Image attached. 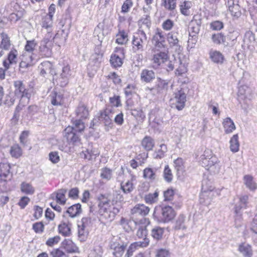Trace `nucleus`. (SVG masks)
Here are the masks:
<instances>
[{
    "label": "nucleus",
    "instance_id": "7c9ffc66",
    "mask_svg": "<svg viewBox=\"0 0 257 257\" xmlns=\"http://www.w3.org/2000/svg\"><path fill=\"white\" fill-rule=\"evenodd\" d=\"M103 61L102 54H95L91 56L89 65L94 66L95 71L99 67Z\"/></svg>",
    "mask_w": 257,
    "mask_h": 257
},
{
    "label": "nucleus",
    "instance_id": "338daca9",
    "mask_svg": "<svg viewBox=\"0 0 257 257\" xmlns=\"http://www.w3.org/2000/svg\"><path fill=\"white\" fill-rule=\"evenodd\" d=\"M138 248L134 242L132 243L128 249H127L126 252L124 255V257H132L134 253Z\"/></svg>",
    "mask_w": 257,
    "mask_h": 257
},
{
    "label": "nucleus",
    "instance_id": "473e14b6",
    "mask_svg": "<svg viewBox=\"0 0 257 257\" xmlns=\"http://www.w3.org/2000/svg\"><path fill=\"white\" fill-rule=\"evenodd\" d=\"M165 229L160 226H155L151 230V236L156 240L159 241L163 238Z\"/></svg>",
    "mask_w": 257,
    "mask_h": 257
},
{
    "label": "nucleus",
    "instance_id": "4c0bfd02",
    "mask_svg": "<svg viewBox=\"0 0 257 257\" xmlns=\"http://www.w3.org/2000/svg\"><path fill=\"white\" fill-rule=\"evenodd\" d=\"M21 192L26 195H33L35 192V188L32 184L23 182L21 184Z\"/></svg>",
    "mask_w": 257,
    "mask_h": 257
},
{
    "label": "nucleus",
    "instance_id": "09e8293b",
    "mask_svg": "<svg viewBox=\"0 0 257 257\" xmlns=\"http://www.w3.org/2000/svg\"><path fill=\"white\" fill-rule=\"evenodd\" d=\"M155 150L154 155L156 158H162L165 156V153L167 150L166 147L164 149L162 148V146H152ZM166 147V146H165Z\"/></svg>",
    "mask_w": 257,
    "mask_h": 257
},
{
    "label": "nucleus",
    "instance_id": "7ed1b4c3",
    "mask_svg": "<svg viewBox=\"0 0 257 257\" xmlns=\"http://www.w3.org/2000/svg\"><path fill=\"white\" fill-rule=\"evenodd\" d=\"M57 34L55 36H53L52 33L50 32H47L45 38L41 41L39 48L41 55L46 57H49L52 55V48L53 46L52 42L51 40L57 38Z\"/></svg>",
    "mask_w": 257,
    "mask_h": 257
},
{
    "label": "nucleus",
    "instance_id": "2f4dec72",
    "mask_svg": "<svg viewBox=\"0 0 257 257\" xmlns=\"http://www.w3.org/2000/svg\"><path fill=\"white\" fill-rule=\"evenodd\" d=\"M211 61L217 64H222L224 61V56L221 52L217 51H211L209 53Z\"/></svg>",
    "mask_w": 257,
    "mask_h": 257
},
{
    "label": "nucleus",
    "instance_id": "c85d7f7f",
    "mask_svg": "<svg viewBox=\"0 0 257 257\" xmlns=\"http://www.w3.org/2000/svg\"><path fill=\"white\" fill-rule=\"evenodd\" d=\"M238 250L242 254L244 257H251L252 255L251 246L245 242L241 243L238 245Z\"/></svg>",
    "mask_w": 257,
    "mask_h": 257
},
{
    "label": "nucleus",
    "instance_id": "a18cd8bd",
    "mask_svg": "<svg viewBox=\"0 0 257 257\" xmlns=\"http://www.w3.org/2000/svg\"><path fill=\"white\" fill-rule=\"evenodd\" d=\"M112 172L111 169L107 167L102 168L101 170L100 177L102 179L108 181L112 178Z\"/></svg>",
    "mask_w": 257,
    "mask_h": 257
},
{
    "label": "nucleus",
    "instance_id": "13d9d810",
    "mask_svg": "<svg viewBox=\"0 0 257 257\" xmlns=\"http://www.w3.org/2000/svg\"><path fill=\"white\" fill-rule=\"evenodd\" d=\"M10 154L13 157L18 158L22 155V150L19 146H13L10 151Z\"/></svg>",
    "mask_w": 257,
    "mask_h": 257
},
{
    "label": "nucleus",
    "instance_id": "c9c22d12",
    "mask_svg": "<svg viewBox=\"0 0 257 257\" xmlns=\"http://www.w3.org/2000/svg\"><path fill=\"white\" fill-rule=\"evenodd\" d=\"M81 205L79 203L75 204L69 207L67 210V213L71 217H75L81 212Z\"/></svg>",
    "mask_w": 257,
    "mask_h": 257
},
{
    "label": "nucleus",
    "instance_id": "58836bf2",
    "mask_svg": "<svg viewBox=\"0 0 257 257\" xmlns=\"http://www.w3.org/2000/svg\"><path fill=\"white\" fill-rule=\"evenodd\" d=\"M116 37V43L120 45L125 44L128 40L127 33L123 30L119 31Z\"/></svg>",
    "mask_w": 257,
    "mask_h": 257
},
{
    "label": "nucleus",
    "instance_id": "de8ad7c7",
    "mask_svg": "<svg viewBox=\"0 0 257 257\" xmlns=\"http://www.w3.org/2000/svg\"><path fill=\"white\" fill-rule=\"evenodd\" d=\"M143 177L147 180L153 181L155 179L156 174L152 168H146L143 171Z\"/></svg>",
    "mask_w": 257,
    "mask_h": 257
},
{
    "label": "nucleus",
    "instance_id": "1a4fd4ad",
    "mask_svg": "<svg viewBox=\"0 0 257 257\" xmlns=\"http://www.w3.org/2000/svg\"><path fill=\"white\" fill-rule=\"evenodd\" d=\"M176 63L178 65L175 71V74L177 76H186L187 72L188 59L187 57L182 54H178V59L176 60Z\"/></svg>",
    "mask_w": 257,
    "mask_h": 257
},
{
    "label": "nucleus",
    "instance_id": "6e6d98bb",
    "mask_svg": "<svg viewBox=\"0 0 257 257\" xmlns=\"http://www.w3.org/2000/svg\"><path fill=\"white\" fill-rule=\"evenodd\" d=\"M176 193V190L173 188H169L164 192V200L172 201Z\"/></svg>",
    "mask_w": 257,
    "mask_h": 257
},
{
    "label": "nucleus",
    "instance_id": "a211bd4d",
    "mask_svg": "<svg viewBox=\"0 0 257 257\" xmlns=\"http://www.w3.org/2000/svg\"><path fill=\"white\" fill-rule=\"evenodd\" d=\"M136 180V176L132 174L130 179L122 181L120 183V189L122 192L125 194L132 192L135 188V182Z\"/></svg>",
    "mask_w": 257,
    "mask_h": 257
},
{
    "label": "nucleus",
    "instance_id": "0e129e2a",
    "mask_svg": "<svg viewBox=\"0 0 257 257\" xmlns=\"http://www.w3.org/2000/svg\"><path fill=\"white\" fill-rule=\"evenodd\" d=\"M25 14L24 10L18 12L17 13H12L10 15L9 18L11 21L16 22L23 17Z\"/></svg>",
    "mask_w": 257,
    "mask_h": 257
},
{
    "label": "nucleus",
    "instance_id": "f3484780",
    "mask_svg": "<svg viewBox=\"0 0 257 257\" xmlns=\"http://www.w3.org/2000/svg\"><path fill=\"white\" fill-rule=\"evenodd\" d=\"M237 96L243 100H251L253 98L252 89L247 85H240L238 89Z\"/></svg>",
    "mask_w": 257,
    "mask_h": 257
},
{
    "label": "nucleus",
    "instance_id": "bb28decb",
    "mask_svg": "<svg viewBox=\"0 0 257 257\" xmlns=\"http://www.w3.org/2000/svg\"><path fill=\"white\" fill-rule=\"evenodd\" d=\"M40 70V73L44 75L47 73H49L52 75L56 74V71L53 67V64L49 61H44L39 66Z\"/></svg>",
    "mask_w": 257,
    "mask_h": 257
},
{
    "label": "nucleus",
    "instance_id": "6e6552de",
    "mask_svg": "<svg viewBox=\"0 0 257 257\" xmlns=\"http://www.w3.org/2000/svg\"><path fill=\"white\" fill-rule=\"evenodd\" d=\"M91 223L90 218L83 217L81 219V224L78 225V238L81 242L86 240L89 235L88 228Z\"/></svg>",
    "mask_w": 257,
    "mask_h": 257
},
{
    "label": "nucleus",
    "instance_id": "603ef678",
    "mask_svg": "<svg viewBox=\"0 0 257 257\" xmlns=\"http://www.w3.org/2000/svg\"><path fill=\"white\" fill-rule=\"evenodd\" d=\"M168 41L171 46H177L179 47V49H180L181 47L178 45V39L176 35L173 33H169L167 36Z\"/></svg>",
    "mask_w": 257,
    "mask_h": 257
},
{
    "label": "nucleus",
    "instance_id": "f257e3e1",
    "mask_svg": "<svg viewBox=\"0 0 257 257\" xmlns=\"http://www.w3.org/2000/svg\"><path fill=\"white\" fill-rule=\"evenodd\" d=\"M99 214L104 219L111 221L119 212L117 201L111 200L108 194H100L96 198Z\"/></svg>",
    "mask_w": 257,
    "mask_h": 257
},
{
    "label": "nucleus",
    "instance_id": "3c124183",
    "mask_svg": "<svg viewBox=\"0 0 257 257\" xmlns=\"http://www.w3.org/2000/svg\"><path fill=\"white\" fill-rule=\"evenodd\" d=\"M32 229L37 234H42L45 230V225L43 221L36 222L33 224Z\"/></svg>",
    "mask_w": 257,
    "mask_h": 257
},
{
    "label": "nucleus",
    "instance_id": "bf43d9fd",
    "mask_svg": "<svg viewBox=\"0 0 257 257\" xmlns=\"http://www.w3.org/2000/svg\"><path fill=\"white\" fill-rule=\"evenodd\" d=\"M131 221L126 218L122 217L119 221V224L123 228V229L127 232H129L132 230V227L130 226Z\"/></svg>",
    "mask_w": 257,
    "mask_h": 257
},
{
    "label": "nucleus",
    "instance_id": "5701e85b",
    "mask_svg": "<svg viewBox=\"0 0 257 257\" xmlns=\"http://www.w3.org/2000/svg\"><path fill=\"white\" fill-rule=\"evenodd\" d=\"M99 152L97 150L93 149L92 146H89L88 148L83 150L80 153V156L81 158L91 160L93 159H95L96 156L99 155Z\"/></svg>",
    "mask_w": 257,
    "mask_h": 257
},
{
    "label": "nucleus",
    "instance_id": "412c9836",
    "mask_svg": "<svg viewBox=\"0 0 257 257\" xmlns=\"http://www.w3.org/2000/svg\"><path fill=\"white\" fill-rule=\"evenodd\" d=\"M152 61L155 67H158L168 61V55L164 52H160L153 55Z\"/></svg>",
    "mask_w": 257,
    "mask_h": 257
},
{
    "label": "nucleus",
    "instance_id": "37998d69",
    "mask_svg": "<svg viewBox=\"0 0 257 257\" xmlns=\"http://www.w3.org/2000/svg\"><path fill=\"white\" fill-rule=\"evenodd\" d=\"M159 192L156 191L153 193H149L145 196V202L148 204H153L156 202L158 199Z\"/></svg>",
    "mask_w": 257,
    "mask_h": 257
},
{
    "label": "nucleus",
    "instance_id": "aec40b11",
    "mask_svg": "<svg viewBox=\"0 0 257 257\" xmlns=\"http://www.w3.org/2000/svg\"><path fill=\"white\" fill-rule=\"evenodd\" d=\"M100 118L103 121L107 130L111 128L113 126V123L111 118L112 117V111L110 109L106 108L100 113Z\"/></svg>",
    "mask_w": 257,
    "mask_h": 257
},
{
    "label": "nucleus",
    "instance_id": "4d7b16f0",
    "mask_svg": "<svg viewBox=\"0 0 257 257\" xmlns=\"http://www.w3.org/2000/svg\"><path fill=\"white\" fill-rule=\"evenodd\" d=\"M131 113L138 121H143L145 118V115L141 109H132Z\"/></svg>",
    "mask_w": 257,
    "mask_h": 257
},
{
    "label": "nucleus",
    "instance_id": "774afa93",
    "mask_svg": "<svg viewBox=\"0 0 257 257\" xmlns=\"http://www.w3.org/2000/svg\"><path fill=\"white\" fill-rule=\"evenodd\" d=\"M51 254L52 257H66L65 253L59 248L53 249Z\"/></svg>",
    "mask_w": 257,
    "mask_h": 257
},
{
    "label": "nucleus",
    "instance_id": "9b49d317",
    "mask_svg": "<svg viewBox=\"0 0 257 257\" xmlns=\"http://www.w3.org/2000/svg\"><path fill=\"white\" fill-rule=\"evenodd\" d=\"M171 100L175 107L178 110H181L185 107L186 101V94L183 91L179 90L175 93V96Z\"/></svg>",
    "mask_w": 257,
    "mask_h": 257
},
{
    "label": "nucleus",
    "instance_id": "a878e982",
    "mask_svg": "<svg viewBox=\"0 0 257 257\" xmlns=\"http://www.w3.org/2000/svg\"><path fill=\"white\" fill-rule=\"evenodd\" d=\"M74 131V127L71 126H68L64 130V136L69 143H75L78 140Z\"/></svg>",
    "mask_w": 257,
    "mask_h": 257
},
{
    "label": "nucleus",
    "instance_id": "72a5a7b5",
    "mask_svg": "<svg viewBox=\"0 0 257 257\" xmlns=\"http://www.w3.org/2000/svg\"><path fill=\"white\" fill-rule=\"evenodd\" d=\"M244 183L250 190L255 191L257 189V184L253 181V178L251 175H246L243 177Z\"/></svg>",
    "mask_w": 257,
    "mask_h": 257
},
{
    "label": "nucleus",
    "instance_id": "052dcab7",
    "mask_svg": "<svg viewBox=\"0 0 257 257\" xmlns=\"http://www.w3.org/2000/svg\"><path fill=\"white\" fill-rule=\"evenodd\" d=\"M61 237L59 235H55L52 237L49 238L46 241V244L49 247H53L57 245L60 241Z\"/></svg>",
    "mask_w": 257,
    "mask_h": 257
},
{
    "label": "nucleus",
    "instance_id": "393cba45",
    "mask_svg": "<svg viewBox=\"0 0 257 257\" xmlns=\"http://www.w3.org/2000/svg\"><path fill=\"white\" fill-rule=\"evenodd\" d=\"M222 124L224 133L227 134L232 133L236 129L235 124L230 117L223 118Z\"/></svg>",
    "mask_w": 257,
    "mask_h": 257
},
{
    "label": "nucleus",
    "instance_id": "f704fd0d",
    "mask_svg": "<svg viewBox=\"0 0 257 257\" xmlns=\"http://www.w3.org/2000/svg\"><path fill=\"white\" fill-rule=\"evenodd\" d=\"M248 196L247 195H242L239 198V205H236L234 211L236 214L238 213L242 208H246L247 207Z\"/></svg>",
    "mask_w": 257,
    "mask_h": 257
},
{
    "label": "nucleus",
    "instance_id": "c756f323",
    "mask_svg": "<svg viewBox=\"0 0 257 257\" xmlns=\"http://www.w3.org/2000/svg\"><path fill=\"white\" fill-rule=\"evenodd\" d=\"M140 77L142 82L149 83L155 78V75L152 70L144 69L141 72Z\"/></svg>",
    "mask_w": 257,
    "mask_h": 257
},
{
    "label": "nucleus",
    "instance_id": "680f3d73",
    "mask_svg": "<svg viewBox=\"0 0 257 257\" xmlns=\"http://www.w3.org/2000/svg\"><path fill=\"white\" fill-rule=\"evenodd\" d=\"M37 46V43L34 40L32 41H28L27 42V44L25 45V52L30 53H33V51L35 49L36 46Z\"/></svg>",
    "mask_w": 257,
    "mask_h": 257
},
{
    "label": "nucleus",
    "instance_id": "cd10ccee",
    "mask_svg": "<svg viewBox=\"0 0 257 257\" xmlns=\"http://www.w3.org/2000/svg\"><path fill=\"white\" fill-rule=\"evenodd\" d=\"M238 2V0H227V6L228 10L234 17H238L240 14Z\"/></svg>",
    "mask_w": 257,
    "mask_h": 257
},
{
    "label": "nucleus",
    "instance_id": "ea45409f",
    "mask_svg": "<svg viewBox=\"0 0 257 257\" xmlns=\"http://www.w3.org/2000/svg\"><path fill=\"white\" fill-rule=\"evenodd\" d=\"M53 18L50 17L45 16L42 18V28L46 29L48 32L52 33L51 30L53 27Z\"/></svg>",
    "mask_w": 257,
    "mask_h": 257
},
{
    "label": "nucleus",
    "instance_id": "4be33fe9",
    "mask_svg": "<svg viewBox=\"0 0 257 257\" xmlns=\"http://www.w3.org/2000/svg\"><path fill=\"white\" fill-rule=\"evenodd\" d=\"M126 245L118 242H113L110 244V247L112 250L114 257H122L126 249Z\"/></svg>",
    "mask_w": 257,
    "mask_h": 257
},
{
    "label": "nucleus",
    "instance_id": "79ce46f5",
    "mask_svg": "<svg viewBox=\"0 0 257 257\" xmlns=\"http://www.w3.org/2000/svg\"><path fill=\"white\" fill-rule=\"evenodd\" d=\"M51 102L53 105H60L63 103V98L61 94L52 92L50 95Z\"/></svg>",
    "mask_w": 257,
    "mask_h": 257
},
{
    "label": "nucleus",
    "instance_id": "ddd939ff",
    "mask_svg": "<svg viewBox=\"0 0 257 257\" xmlns=\"http://www.w3.org/2000/svg\"><path fill=\"white\" fill-rule=\"evenodd\" d=\"M21 60L19 67L23 71L34 64L33 53L24 52L21 56Z\"/></svg>",
    "mask_w": 257,
    "mask_h": 257
},
{
    "label": "nucleus",
    "instance_id": "9d476101",
    "mask_svg": "<svg viewBox=\"0 0 257 257\" xmlns=\"http://www.w3.org/2000/svg\"><path fill=\"white\" fill-rule=\"evenodd\" d=\"M150 211V208L148 206L144 204H138L131 209V213L135 221L136 220H138L137 218L139 216L145 218V217L149 213Z\"/></svg>",
    "mask_w": 257,
    "mask_h": 257
},
{
    "label": "nucleus",
    "instance_id": "69168bd1",
    "mask_svg": "<svg viewBox=\"0 0 257 257\" xmlns=\"http://www.w3.org/2000/svg\"><path fill=\"white\" fill-rule=\"evenodd\" d=\"M174 167L177 171L182 170L184 168V162L181 158H178L174 161Z\"/></svg>",
    "mask_w": 257,
    "mask_h": 257
},
{
    "label": "nucleus",
    "instance_id": "dca6fc26",
    "mask_svg": "<svg viewBox=\"0 0 257 257\" xmlns=\"http://www.w3.org/2000/svg\"><path fill=\"white\" fill-rule=\"evenodd\" d=\"M169 82L168 80H163L160 78H157L156 82V85L154 87H147L145 88V90L147 92H153L154 93H160L163 90L167 89Z\"/></svg>",
    "mask_w": 257,
    "mask_h": 257
},
{
    "label": "nucleus",
    "instance_id": "e2e57ef3",
    "mask_svg": "<svg viewBox=\"0 0 257 257\" xmlns=\"http://www.w3.org/2000/svg\"><path fill=\"white\" fill-rule=\"evenodd\" d=\"M212 41L216 44L223 43L225 41L224 36L220 33L214 34L212 37Z\"/></svg>",
    "mask_w": 257,
    "mask_h": 257
},
{
    "label": "nucleus",
    "instance_id": "a19ab883",
    "mask_svg": "<svg viewBox=\"0 0 257 257\" xmlns=\"http://www.w3.org/2000/svg\"><path fill=\"white\" fill-rule=\"evenodd\" d=\"M76 114L79 118H86L88 115V111L84 104H80L76 109Z\"/></svg>",
    "mask_w": 257,
    "mask_h": 257
},
{
    "label": "nucleus",
    "instance_id": "49530a36",
    "mask_svg": "<svg viewBox=\"0 0 257 257\" xmlns=\"http://www.w3.org/2000/svg\"><path fill=\"white\" fill-rule=\"evenodd\" d=\"M163 177L165 180L168 183L171 182L173 179L172 171L168 165L165 166L163 171Z\"/></svg>",
    "mask_w": 257,
    "mask_h": 257
},
{
    "label": "nucleus",
    "instance_id": "20e7f679",
    "mask_svg": "<svg viewBox=\"0 0 257 257\" xmlns=\"http://www.w3.org/2000/svg\"><path fill=\"white\" fill-rule=\"evenodd\" d=\"M147 41V36L143 31H139L132 40V49L135 52L143 51L144 45Z\"/></svg>",
    "mask_w": 257,
    "mask_h": 257
},
{
    "label": "nucleus",
    "instance_id": "0eeeda50",
    "mask_svg": "<svg viewBox=\"0 0 257 257\" xmlns=\"http://www.w3.org/2000/svg\"><path fill=\"white\" fill-rule=\"evenodd\" d=\"M14 94L18 97L21 98L26 97L27 103L29 102L31 97V93L29 89H27L23 82L21 80H16L14 82Z\"/></svg>",
    "mask_w": 257,
    "mask_h": 257
},
{
    "label": "nucleus",
    "instance_id": "864d4df0",
    "mask_svg": "<svg viewBox=\"0 0 257 257\" xmlns=\"http://www.w3.org/2000/svg\"><path fill=\"white\" fill-rule=\"evenodd\" d=\"M110 62L111 64L114 67H120L122 61L120 57L115 54H112L110 57Z\"/></svg>",
    "mask_w": 257,
    "mask_h": 257
},
{
    "label": "nucleus",
    "instance_id": "f03ea898",
    "mask_svg": "<svg viewBox=\"0 0 257 257\" xmlns=\"http://www.w3.org/2000/svg\"><path fill=\"white\" fill-rule=\"evenodd\" d=\"M176 216L175 210L170 206L155 207L153 216L158 221L166 223L175 218Z\"/></svg>",
    "mask_w": 257,
    "mask_h": 257
},
{
    "label": "nucleus",
    "instance_id": "f8f14e48",
    "mask_svg": "<svg viewBox=\"0 0 257 257\" xmlns=\"http://www.w3.org/2000/svg\"><path fill=\"white\" fill-rule=\"evenodd\" d=\"M11 167L7 162L4 161L0 163V179L7 182L11 180L12 173L11 172Z\"/></svg>",
    "mask_w": 257,
    "mask_h": 257
},
{
    "label": "nucleus",
    "instance_id": "4468645a",
    "mask_svg": "<svg viewBox=\"0 0 257 257\" xmlns=\"http://www.w3.org/2000/svg\"><path fill=\"white\" fill-rule=\"evenodd\" d=\"M72 223L65 219L61 221L58 226V232L64 237H69L71 235Z\"/></svg>",
    "mask_w": 257,
    "mask_h": 257
},
{
    "label": "nucleus",
    "instance_id": "5fc2aeb1",
    "mask_svg": "<svg viewBox=\"0 0 257 257\" xmlns=\"http://www.w3.org/2000/svg\"><path fill=\"white\" fill-rule=\"evenodd\" d=\"M162 5L167 10L172 11L176 8V0H162Z\"/></svg>",
    "mask_w": 257,
    "mask_h": 257
},
{
    "label": "nucleus",
    "instance_id": "2eb2a0df",
    "mask_svg": "<svg viewBox=\"0 0 257 257\" xmlns=\"http://www.w3.org/2000/svg\"><path fill=\"white\" fill-rule=\"evenodd\" d=\"M62 247L68 253H79L80 250L77 245L69 238L64 239L61 242Z\"/></svg>",
    "mask_w": 257,
    "mask_h": 257
},
{
    "label": "nucleus",
    "instance_id": "6ab92c4d",
    "mask_svg": "<svg viewBox=\"0 0 257 257\" xmlns=\"http://www.w3.org/2000/svg\"><path fill=\"white\" fill-rule=\"evenodd\" d=\"M66 193L67 190L65 189H58L51 195V198L59 205H64L67 201Z\"/></svg>",
    "mask_w": 257,
    "mask_h": 257
},
{
    "label": "nucleus",
    "instance_id": "c03bdc74",
    "mask_svg": "<svg viewBox=\"0 0 257 257\" xmlns=\"http://www.w3.org/2000/svg\"><path fill=\"white\" fill-rule=\"evenodd\" d=\"M255 40V35L252 32L247 31L245 33L243 41L248 47L254 42Z\"/></svg>",
    "mask_w": 257,
    "mask_h": 257
},
{
    "label": "nucleus",
    "instance_id": "423d86ee",
    "mask_svg": "<svg viewBox=\"0 0 257 257\" xmlns=\"http://www.w3.org/2000/svg\"><path fill=\"white\" fill-rule=\"evenodd\" d=\"M202 165L207 170L218 163V158L213 155L211 150H206L201 157Z\"/></svg>",
    "mask_w": 257,
    "mask_h": 257
},
{
    "label": "nucleus",
    "instance_id": "b1692460",
    "mask_svg": "<svg viewBox=\"0 0 257 257\" xmlns=\"http://www.w3.org/2000/svg\"><path fill=\"white\" fill-rule=\"evenodd\" d=\"M18 51L15 50H12L8 54V59L5 60L3 62V65L6 70L10 68V65L15 64L17 62L18 60Z\"/></svg>",
    "mask_w": 257,
    "mask_h": 257
},
{
    "label": "nucleus",
    "instance_id": "e433bc0d",
    "mask_svg": "<svg viewBox=\"0 0 257 257\" xmlns=\"http://www.w3.org/2000/svg\"><path fill=\"white\" fill-rule=\"evenodd\" d=\"M192 6V3L190 1H185L181 3L179 5L181 13L184 16H189L190 13V9Z\"/></svg>",
    "mask_w": 257,
    "mask_h": 257
},
{
    "label": "nucleus",
    "instance_id": "39448f33",
    "mask_svg": "<svg viewBox=\"0 0 257 257\" xmlns=\"http://www.w3.org/2000/svg\"><path fill=\"white\" fill-rule=\"evenodd\" d=\"M135 223L138 226V230L136 235L139 239H143L148 238V231L147 227L150 224L151 221L148 218H142L140 220H136Z\"/></svg>",
    "mask_w": 257,
    "mask_h": 257
},
{
    "label": "nucleus",
    "instance_id": "8fccbe9b",
    "mask_svg": "<svg viewBox=\"0 0 257 257\" xmlns=\"http://www.w3.org/2000/svg\"><path fill=\"white\" fill-rule=\"evenodd\" d=\"M1 37L2 41L0 44V47L6 51H7L9 49L11 46L10 39L7 35L5 34H2Z\"/></svg>",
    "mask_w": 257,
    "mask_h": 257
}]
</instances>
